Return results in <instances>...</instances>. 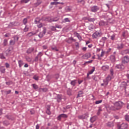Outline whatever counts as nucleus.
<instances>
[{"label":"nucleus","mask_w":129,"mask_h":129,"mask_svg":"<svg viewBox=\"0 0 129 129\" xmlns=\"http://www.w3.org/2000/svg\"><path fill=\"white\" fill-rule=\"evenodd\" d=\"M124 104L121 101H117L114 103V106H109L108 108L112 111H117L120 110Z\"/></svg>","instance_id":"f257e3e1"},{"label":"nucleus","mask_w":129,"mask_h":129,"mask_svg":"<svg viewBox=\"0 0 129 129\" xmlns=\"http://www.w3.org/2000/svg\"><path fill=\"white\" fill-rule=\"evenodd\" d=\"M118 129H127L128 127V124L126 123H123L120 125L118 124L117 125Z\"/></svg>","instance_id":"f03ea898"},{"label":"nucleus","mask_w":129,"mask_h":129,"mask_svg":"<svg viewBox=\"0 0 129 129\" xmlns=\"http://www.w3.org/2000/svg\"><path fill=\"white\" fill-rule=\"evenodd\" d=\"M88 117H89V114H88V113H86L83 115L78 116V118L79 119H82V120L87 119Z\"/></svg>","instance_id":"7ed1b4c3"},{"label":"nucleus","mask_w":129,"mask_h":129,"mask_svg":"<svg viewBox=\"0 0 129 129\" xmlns=\"http://www.w3.org/2000/svg\"><path fill=\"white\" fill-rule=\"evenodd\" d=\"M47 29H46L45 27L43 28V31L38 34V37L40 38V39H42L44 36L46 34V31Z\"/></svg>","instance_id":"20e7f679"},{"label":"nucleus","mask_w":129,"mask_h":129,"mask_svg":"<svg viewBox=\"0 0 129 129\" xmlns=\"http://www.w3.org/2000/svg\"><path fill=\"white\" fill-rule=\"evenodd\" d=\"M129 62V57L128 56H124L122 58L121 62L122 64H127Z\"/></svg>","instance_id":"39448f33"},{"label":"nucleus","mask_w":129,"mask_h":129,"mask_svg":"<svg viewBox=\"0 0 129 129\" xmlns=\"http://www.w3.org/2000/svg\"><path fill=\"white\" fill-rule=\"evenodd\" d=\"M101 36V32L97 31L94 33L93 34L92 37L93 39H96L98 38V37H100Z\"/></svg>","instance_id":"423d86ee"},{"label":"nucleus","mask_w":129,"mask_h":129,"mask_svg":"<svg viewBox=\"0 0 129 129\" xmlns=\"http://www.w3.org/2000/svg\"><path fill=\"white\" fill-rule=\"evenodd\" d=\"M41 20L43 21V22L46 21L49 23H52V18L50 17H42Z\"/></svg>","instance_id":"0eeeda50"},{"label":"nucleus","mask_w":129,"mask_h":129,"mask_svg":"<svg viewBox=\"0 0 129 129\" xmlns=\"http://www.w3.org/2000/svg\"><path fill=\"white\" fill-rule=\"evenodd\" d=\"M54 99H56L58 103L61 102V101L62 100V95L56 94V96L54 98Z\"/></svg>","instance_id":"6e6552de"},{"label":"nucleus","mask_w":129,"mask_h":129,"mask_svg":"<svg viewBox=\"0 0 129 129\" xmlns=\"http://www.w3.org/2000/svg\"><path fill=\"white\" fill-rule=\"evenodd\" d=\"M97 11H99V8L97 6H94L91 7V12L92 13H96Z\"/></svg>","instance_id":"1a4fd4ad"},{"label":"nucleus","mask_w":129,"mask_h":129,"mask_svg":"<svg viewBox=\"0 0 129 129\" xmlns=\"http://www.w3.org/2000/svg\"><path fill=\"white\" fill-rule=\"evenodd\" d=\"M61 117H63V118H67V117H68V115L66 114H61L57 116V120H61Z\"/></svg>","instance_id":"9d476101"},{"label":"nucleus","mask_w":129,"mask_h":129,"mask_svg":"<svg viewBox=\"0 0 129 129\" xmlns=\"http://www.w3.org/2000/svg\"><path fill=\"white\" fill-rule=\"evenodd\" d=\"M127 82H122L120 87H122L123 88H124V91H126V86H127Z\"/></svg>","instance_id":"9b49d317"},{"label":"nucleus","mask_w":129,"mask_h":129,"mask_svg":"<svg viewBox=\"0 0 129 129\" xmlns=\"http://www.w3.org/2000/svg\"><path fill=\"white\" fill-rule=\"evenodd\" d=\"M43 55V53H42V52H39L37 55L35 57L34 59V61L35 62H38L39 60V58L42 57Z\"/></svg>","instance_id":"f8f14e48"},{"label":"nucleus","mask_w":129,"mask_h":129,"mask_svg":"<svg viewBox=\"0 0 129 129\" xmlns=\"http://www.w3.org/2000/svg\"><path fill=\"white\" fill-rule=\"evenodd\" d=\"M106 125L108 127H113L114 126V123L113 121H108L106 123Z\"/></svg>","instance_id":"ddd939ff"},{"label":"nucleus","mask_w":129,"mask_h":129,"mask_svg":"<svg viewBox=\"0 0 129 129\" xmlns=\"http://www.w3.org/2000/svg\"><path fill=\"white\" fill-rule=\"evenodd\" d=\"M108 23L107 22H104V21H100L99 23V25L102 27L103 26H107Z\"/></svg>","instance_id":"4468645a"},{"label":"nucleus","mask_w":129,"mask_h":129,"mask_svg":"<svg viewBox=\"0 0 129 129\" xmlns=\"http://www.w3.org/2000/svg\"><path fill=\"white\" fill-rule=\"evenodd\" d=\"M72 41L73 42H76V40L74 39V38H73V37H70L68 39H67L66 40V42L67 43H68L69 44H71V43H72Z\"/></svg>","instance_id":"2eb2a0df"},{"label":"nucleus","mask_w":129,"mask_h":129,"mask_svg":"<svg viewBox=\"0 0 129 129\" xmlns=\"http://www.w3.org/2000/svg\"><path fill=\"white\" fill-rule=\"evenodd\" d=\"M91 57V54L90 53H87L82 56V57L84 59H88Z\"/></svg>","instance_id":"dca6fc26"},{"label":"nucleus","mask_w":129,"mask_h":129,"mask_svg":"<svg viewBox=\"0 0 129 129\" xmlns=\"http://www.w3.org/2000/svg\"><path fill=\"white\" fill-rule=\"evenodd\" d=\"M115 68L117 69H122L123 70L124 69V66L122 64H116L115 66Z\"/></svg>","instance_id":"f3484780"},{"label":"nucleus","mask_w":129,"mask_h":129,"mask_svg":"<svg viewBox=\"0 0 129 129\" xmlns=\"http://www.w3.org/2000/svg\"><path fill=\"white\" fill-rule=\"evenodd\" d=\"M84 93L83 92V91H80L78 92V94L77 96V98H78V97H83V94Z\"/></svg>","instance_id":"a211bd4d"},{"label":"nucleus","mask_w":129,"mask_h":129,"mask_svg":"<svg viewBox=\"0 0 129 129\" xmlns=\"http://www.w3.org/2000/svg\"><path fill=\"white\" fill-rule=\"evenodd\" d=\"M121 54L122 55L129 54V49H124L121 51Z\"/></svg>","instance_id":"6ab92c4d"},{"label":"nucleus","mask_w":129,"mask_h":129,"mask_svg":"<svg viewBox=\"0 0 129 129\" xmlns=\"http://www.w3.org/2000/svg\"><path fill=\"white\" fill-rule=\"evenodd\" d=\"M34 50H35L34 47H30L27 50L26 53L27 54H31L32 52H34Z\"/></svg>","instance_id":"aec40b11"},{"label":"nucleus","mask_w":129,"mask_h":129,"mask_svg":"<svg viewBox=\"0 0 129 129\" xmlns=\"http://www.w3.org/2000/svg\"><path fill=\"white\" fill-rule=\"evenodd\" d=\"M50 108H51V107L50 106V105H48L46 113L48 115H50V114H51V111H50Z\"/></svg>","instance_id":"412c9836"},{"label":"nucleus","mask_w":129,"mask_h":129,"mask_svg":"<svg viewBox=\"0 0 129 129\" xmlns=\"http://www.w3.org/2000/svg\"><path fill=\"white\" fill-rule=\"evenodd\" d=\"M96 118H97V117L96 116H93V117H91L90 119V121L92 123H93L95 120H96Z\"/></svg>","instance_id":"4be33fe9"},{"label":"nucleus","mask_w":129,"mask_h":129,"mask_svg":"<svg viewBox=\"0 0 129 129\" xmlns=\"http://www.w3.org/2000/svg\"><path fill=\"white\" fill-rule=\"evenodd\" d=\"M16 24V22H10V24L8 25V28L9 29H11V28H13V27H15V24Z\"/></svg>","instance_id":"5701e85b"},{"label":"nucleus","mask_w":129,"mask_h":129,"mask_svg":"<svg viewBox=\"0 0 129 129\" xmlns=\"http://www.w3.org/2000/svg\"><path fill=\"white\" fill-rule=\"evenodd\" d=\"M109 69V67L108 66H103L102 67V70L104 71H107Z\"/></svg>","instance_id":"b1692460"},{"label":"nucleus","mask_w":129,"mask_h":129,"mask_svg":"<svg viewBox=\"0 0 129 129\" xmlns=\"http://www.w3.org/2000/svg\"><path fill=\"white\" fill-rule=\"evenodd\" d=\"M76 83H77V80H74L73 81H71L70 84L72 85V86H75L76 85Z\"/></svg>","instance_id":"393cba45"},{"label":"nucleus","mask_w":129,"mask_h":129,"mask_svg":"<svg viewBox=\"0 0 129 129\" xmlns=\"http://www.w3.org/2000/svg\"><path fill=\"white\" fill-rule=\"evenodd\" d=\"M117 49L118 50H121V49H123V44L121 43L120 45L117 44Z\"/></svg>","instance_id":"a878e982"},{"label":"nucleus","mask_w":129,"mask_h":129,"mask_svg":"<svg viewBox=\"0 0 129 129\" xmlns=\"http://www.w3.org/2000/svg\"><path fill=\"white\" fill-rule=\"evenodd\" d=\"M41 4H42V0H37V2L34 4V6L38 7V6H40Z\"/></svg>","instance_id":"bb28decb"},{"label":"nucleus","mask_w":129,"mask_h":129,"mask_svg":"<svg viewBox=\"0 0 129 129\" xmlns=\"http://www.w3.org/2000/svg\"><path fill=\"white\" fill-rule=\"evenodd\" d=\"M18 64L20 68H21L22 66H23V65L24 64V61L22 60H18Z\"/></svg>","instance_id":"cd10ccee"},{"label":"nucleus","mask_w":129,"mask_h":129,"mask_svg":"<svg viewBox=\"0 0 129 129\" xmlns=\"http://www.w3.org/2000/svg\"><path fill=\"white\" fill-rule=\"evenodd\" d=\"M41 21H43L42 20V18L39 19V18H36V19L35 20V24H40V22H41Z\"/></svg>","instance_id":"c85d7f7f"},{"label":"nucleus","mask_w":129,"mask_h":129,"mask_svg":"<svg viewBox=\"0 0 129 129\" xmlns=\"http://www.w3.org/2000/svg\"><path fill=\"white\" fill-rule=\"evenodd\" d=\"M0 71L1 73H6V69L4 67H2L0 68Z\"/></svg>","instance_id":"c756f323"},{"label":"nucleus","mask_w":129,"mask_h":129,"mask_svg":"<svg viewBox=\"0 0 129 129\" xmlns=\"http://www.w3.org/2000/svg\"><path fill=\"white\" fill-rule=\"evenodd\" d=\"M5 117H6L7 119H12V120H13V117L11 115H6Z\"/></svg>","instance_id":"7c9ffc66"},{"label":"nucleus","mask_w":129,"mask_h":129,"mask_svg":"<svg viewBox=\"0 0 129 129\" xmlns=\"http://www.w3.org/2000/svg\"><path fill=\"white\" fill-rule=\"evenodd\" d=\"M31 86L34 88V89H38L39 87L36 84H33L31 85Z\"/></svg>","instance_id":"2f4dec72"},{"label":"nucleus","mask_w":129,"mask_h":129,"mask_svg":"<svg viewBox=\"0 0 129 129\" xmlns=\"http://www.w3.org/2000/svg\"><path fill=\"white\" fill-rule=\"evenodd\" d=\"M34 35H36V33L29 32V33H28L27 36L28 37H32V36H34Z\"/></svg>","instance_id":"473e14b6"},{"label":"nucleus","mask_w":129,"mask_h":129,"mask_svg":"<svg viewBox=\"0 0 129 129\" xmlns=\"http://www.w3.org/2000/svg\"><path fill=\"white\" fill-rule=\"evenodd\" d=\"M30 2V0H21V4H28Z\"/></svg>","instance_id":"72a5a7b5"},{"label":"nucleus","mask_w":129,"mask_h":129,"mask_svg":"<svg viewBox=\"0 0 129 129\" xmlns=\"http://www.w3.org/2000/svg\"><path fill=\"white\" fill-rule=\"evenodd\" d=\"M98 108L99 109L98 110L97 115H100V112L102 111V109L100 107H99Z\"/></svg>","instance_id":"f704fd0d"},{"label":"nucleus","mask_w":129,"mask_h":129,"mask_svg":"<svg viewBox=\"0 0 129 129\" xmlns=\"http://www.w3.org/2000/svg\"><path fill=\"white\" fill-rule=\"evenodd\" d=\"M23 24L24 25H27L28 24V18H24L23 20Z\"/></svg>","instance_id":"c9c22d12"},{"label":"nucleus","mask_w":129,"mask_h":129,"mask_svg":"<svg viewBox=\"0 0 129 129\" xmlns=\"http://www.w3.org/2000/svg\"><path fill=\"white\" fill-rule=\"evenodd\" d=\"M3 124L5 125L6 126H8L9 124H10V122L8 121V120H5L3 121Z\"/></svg>","instance_id":"e433bc0d"},{"label":"nucleus","mask_w":129,"mask_h":129,"mask_svg":"<svg viewBox=\"0 0 129 129\" xmlns=\"http://www.w3.org/2000/svg\"><path fill=\"white\" fill-rule=\"evenodd\" d=\"M110 59L111 61H112V62H114V61H115V56L114 55H111L110 57Z\"/></svg>","instance_id":"4c0bfd02"},{"label":"nucleus","mask_w":129,"mask_h":129,"mask_svg":"<svg viewBox=\"0 0 129 129\" xmlns=\"http://www.w3.org/2000/svg\"><path fill=\"white\" fill-rule=\"evenodd\" d=\"M89 75H90V74L88 73L87 77L84 78L85 81H87V80L90 79V77H89Z\"/></svg>","instance_id":"58836bf2"},{"label":"nucleus","mask_w":129,"mask_h":129,"mask_svg":"<svg viewBox=\"0 0 129 129\" xmlns=\"http://www.w3.org/2000/svg\"><path fill=\"white\" fill-rule=\"evenodd\" d=\"M63 108L64 109L63 112H66V109H69V108H70V106H67L66 107H63Z\"/></svg>","instance_id":"ea45409f"},{"label":"nucleus","mask_w":129,"mask_h":129,"mask_svg":"<svg viewBox=\"0 0 129 129\" xmlns=\"http://www.w3.org/2000/svg\"><path fill=\"white\" fill-rule=\"evenodd\" d=\"M95 70V67H93L92 68V69L89 72V74H92V73H93V72H94Z\"/></svg>","instance_id":"a19ab883"},{"label":"nucleus","mask_w":129,"mask_h":129,"mask_svg":"<svg viewBox=\"0 0 129 129\" xmlns=\"http://www.w3.org/2000/svg\"><path fill=\"white\" fill-rule=\"evenodd\" d=\"M14 41L16 42H18L19 41V37L18 35H15L14 36Z\"/></svg>","instance_id":"79ce46f5"},{"label":"nucleus","mask_w":129,"mask_h":129,"mask_svg":"<svg viewBox=\"0 0 129 129\" xmlns=\"http://www.w3.org/2000/svg\"><path fill=\"white\" fill-rule=\"evenodd\" d=\"M96 19L95 18H91L89 17L88 22H95Z\"/></svg>","instance_id":"37998d69"},{"label":"nucleus","mask_w":129,"mask_h":129,"mask_svg":"<svg viewBox=\"0 0 129 129\" xmlns=\"http://www.w3.org/2000/svg\"><path fill=\"white\" fill-rule=\"evenodd\" d=\"M78 3H81L83 6L85 5V1H84V0H78Z\"/></svg>","instance_id":"c03bdc74"},{"label":"nucleus","mask_w":129,"mask_h":129,"mask_svg":"<svg viewBox=\"0 0 129 129\" xmlns=\"http://www.w3.org/2000/svg\"><path fill=\"white\" fill-rule=\"evenodd\" d=\"M26 60L28 61V62H31L32 61V58L29 56H27L26 57Z\"/></svg>","instance_id":"a18cd8bd"},{"label":"nucleus","mask_w":129,"mask_h":129,"mask_svg":"<svg viewBox=\"0 0 129 129\" xmlns=\"http://www.w3.org/2000/svg\"><path fill=\"white\" fill-rule=\"evenodd\" d=\"M24 32H26L29 31V27H28V26L26 25L25 28L23 30Z\"/></svg>","instance_id":"49530a36"},{"label":"nucleus","mask_w":129,"mask_h":129,"mask_svg":"<svg viewBox=\"0 0 129 129\" xmlns=\"http://www.w3.org/2000/svg\"><path fill=\"white\" fill-rule=\"evenodd\" d=\"M33 79H34V80H36V81L39 80V76H38L37 75H34L33 76Z\"/></svg>","instance_id":"de8ad7c7"},{"label":"nucleus","mask_w":129,"mask_h":129,"mask_svg":"<svg viewBox=\"0 0 129 129\" xmlns=\"http://www.w3.org/2000/svg\"><path fill=\"white\" fill-rule=\"evenodd\" d=\"M0 59H6V57L4 53H0Z\"/></svg>","instance_id":"09e8293b"},{"label":"nucleus","mask_w":129,"mask_h":129,"mask_svg":"<svg viewBox=\"0 0 129 129\" xmlns=\"http://www.w3.org/2000/svg\"><path fill=\"white\" fill-rule=\"evenodd\" d=\"M57 21H59V18L57 17L52 18V22H57Z\"/></svg>","instance_id":"8fccbe9b"},{"label":"nucleus","mask_w":129,"mask_h":129,"mask_svg":"<svg viewBox=\"0 0 129 129\" xmlns=\"http://www.w3.org/2000/svg\"><path fill=\"white\" fill-rule=\"evenodd\" d=\"M63 23H67V22H70V20H69V18H65L64 20H63Z\"/></svg>","instance_id":"3c124183"},{"label":"nucleus","mask_w":129,"mask_h":129,"mask_svg":"<svg viewBox=\"0 0 129 129\" xmlns=\"http://www.w3.org/2000/svg\"><path fill=\"white\" fill-rule=\"evenodd\" d=\"M111 40H112V41L115 40V35L113 34L111 36Z\"/></svg>","instance_id":"603ef678"},{"label":"nucleus","mask_w":129,"mask_h":129,"mask_svg":"<svg viewBox=\"0 0 129 129\" xmlns=\"http://www.w3.org/2000/svg\"><path fill=\"white\" fill-rule=\"evenodd\" d=\"M41 89L43 92H47V91H48V89L47 88H43Z\"/></svg>","instance_id":"864d4df0"},{"label":"nucleus","mask_w":129,"mask_h":129,"mask_svg":"<svg viewBox=\"0 0 129 129\" xmlns=\"http://www.w3.org/2000/svg\"><path fill=\"white\" fill-rule=\"evenodd\" d=\"M16 43L15 41H13V40H10V45H15Z\"/></svg>","instance_id":"5fc2aeb1"},{"label":"nucleus","mask_w":129,"mask_h":129,"mask_svg":"<svg viewBox=\"0 0 129 129\" xmlns=\"http://www.w3.org/2000/svg\"><path fill=\"white\" fill-rule=\"evenodd\" d=\"M89 30H93V29H94V27L93 26V25L92 24L90 25V26H89Z\"/></svg>","instance_id":"6e6d98bb"},{"label":"nucleus","mask_w":129,"mask_h":129,"mask_svg":"<svg viewBox=\"0 0 129 129\" xmlns=\"http://www.w3.org/2000/svg\"><path fill=\"white\" fill-rule=\"evenodd\" d=\"M101 102H102V100L96 101L95 102V104H99V103H101Z\"/></svg>","instance_id":"4d7b16f0"},{"label":"nucleus","mask_w":129,"mask_h":129,"mask_svg":"<svg viewBox=\"0 0 129 129\" xmlns=\"http://www.w3.org/2000/svg\"><path fill=\"white\" fill-rule=\"evenodd\" d=\"M7 44H8V40L5 39L4 40V46H7Z\"/></svg>","instance_id":"13d9d810"},{"label":"nucleus","mask_w":129,"mask_h":129,"mask_svg":"<svg viewBox=\"0 0 129 129\" xmlns=\"http://www.w3.org/2000/svg\"><path fill=\"white\" fill-rule=\"evenodd\" d=\"M103 82L105 85H107L108 84V82H109L107 80H103Z\"/></svg>","instance_id":"bf43d9fd"},{"label":"nucleus","mask_w":129,"mask_h":129,"mask_svg":"<svg viewBox=\"0 0 129 129\" xmlns=\"http://www.w3.org/2000/svg\"><path fill=\"white\" fill-rule=\"evenodd\" d=\"M6 84L7 85H11V84H13V82H12V81L6 82Z\"/></svg>","instance_id":"052dcab7"},{"label":"nucleus","mask_w":129,"mask_h":129,"mask_svg":"<svg viewBox=\"0 0 129 129\" xmlns=\"http://www.w3.org/2000/svg\"><path fill=\"white\" fill-rule=\"evenodd\" d=\"M106 80H107L109 82V81H110V80H111V77L108 76L106 78Z\"/></svg>","instance_id":"680f3d73"},{"label":"nucleus","mask_w":129,"mask_h":129,"mask_svg":"<svg viewBox=\"0 0 129 129\" xmlns=\"http://www.w3.org/2000/svg\"><path fill=\"white\" fill-rule=\"evenodd\" d=\"M59 77H60V76H59V74H57L55 75V79H56V80H58V79H59Z\"/></svg>","instance_id":"e2e57ef3"},{"label":"nucleus","mask_w":129,"mask_h":129,"mask_svg":"<svg viewBox=\"0 0 129 129\" xmlns=\"http://www.w3.org/2000/svg\"><path fill=\"white\" fill-rule=\"evenodd\" d=\"M77 38H78L79 40H81V39H82V37H81V36H80V35H79V34L78 33H77Z\"/></svg>","instance_id":"0e129e2a"},{"label":"nucleus","mask_w":129,"mask_h":129,"mask_svg":"<svg viewBox=\"0 0 129 129\" xmlns=\"http://www.w3.org/2000/svg\"><path fill=\"white\" fill-rule=\"evenodd\" d=\"M110 74L112 76H113L114 73H113V69H111L110 70Z\"/></svg>","instance_id":"69168bd1"},{"label":"nucleus","mask_w":129,"mask_h":129,"mask_svg":"<svg viewBox=\"0 0 129 129\" xmlns=\"http://www.w3.org/2000/svg\"><path fill=\"white\" fill-rule=\"evenodd\" d=\"M51 29L52 31H56V27L54 26H51Z\"/></svg>","instance_id":"338daca9"},{"label":"nucleus","mask_w":129,"mask_h":129,"mask_svg":"<svg viewBox=\"0 0 129 129\" xmlns=\"http://www.w3.org/2000/svg\"><path fill=\"white\" fill-rule=\"evenodd\" d=\"M5 66H6V68H10V64L8 62H6L5 63Z\"/></svg>","instance_id":"774afa93"}]
</instances>
